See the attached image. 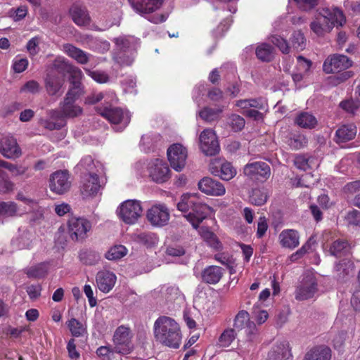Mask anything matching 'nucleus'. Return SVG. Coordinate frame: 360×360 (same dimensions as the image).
<instances>
[{
  "instance_id": "nucleus-27",
  "label": "nucleus",
  "mask_w": 360,
  "mask_h": 360,
  "mask_svg": "<svg viewBox=\"0 0 360 360\" xmlns=\"http://www.w3.org/2000/svg\"><path fill=\"white\" fill-rule=\"evenodd\" d=\"M63 51L70 57L74 58L78 63L86 64L89 60L90 54L70 44L63 45Z\"/></svg>"
},
{
  "instance_id": "nucleus-50",
  "label": "nucleus",
  "mask_w": 360,
  "mask_h": 360,
  "mask_svg": "<svg viewBox=\"0 0 360 360\" xmlns=\"http://www.w3.org/2000/svg\"><path fill=\"white\" fill-rule=\"evenodd\" d=\"M270 41L276 46L283 53H288L290 50L288 44L285 39L278 35H272L270 37Z\"/></svg>"
},
{
  "instance_id": "nucleus-32",
  "label": "nucleus",
  "mask_w": 360,
  "mask_h": 360,
  "mask_svg": "<svg viewBox=\"0 0 360 360\" xmlns=\"http://www.w3.org/2000/svg\"><path fill=\"white\" fill-rule=\"evenodd\" d=\"M115 43L120 50V52L114 57L115 60L121 65H130L132 60L129 57L122 56V55H124L122 53L125 51L124 49L129 46V41L122 37H120L115 39Z\"/></svg>"
},
{
  "instance_id": "nucleus-26",
  "label": "nucleus",
  "mask_w": 360,
  "mask_h": 360,
  "mask_svg": "<svg viewBox=\"0 0 360 360\" xmlns=\"http://www.w3.org/2000/svg\"><path fill=\"white\" fill-rule=\"evenodd\" d=\"M331 349L325 345L316 346L309 350L303 360H330Z\"/></svg>"
},
{
  "instance_id": "nucleus-54",
  "label": "nucleus",
  "mask_w": 360,
  "mask_h": 360,
  "mask_svg": "<svg viewBox=\"0 0 360 360\" xmlns=\"http://www.w3.org/2000/svg\"><path fill=\"white\" fill-rule=\"evenodd\" d=\"M84 70L88 75H89L94 80L98 83H106L109 80L108 75L103 72L91 71L89 69H84Z\"/></svg>"
},
{
  "instance_id": "nucleus-56",
  "label": "nucleus",
  "mask_w": 360,
  "mask_h": 360,
  "mask_svg": "<svg viewBox=\"0 0 360 360\" xmlns=\"http://www.w3.org/2000/svg\"><path fill=\"white\" fill-rule=\"evenodd\" d=\"M82 168L88 172L87 174H96L94 171L95 164L91 156H86L82 158L79 165Z\"/></svg>"
},
{
  "instance_id": "nucleus-13",
  "label": "nucleus",
  "mask_w": 360,
  "mask_h": 360,
  "mask_svg": "<svg viewBox=\"0 0 360 360\" xmlns=\"http://www.w3.org/2000/svg\"><path fill=\"white\" fill-rule=\"evenodd\" d=\"M243 173L251 179L264 181L270 176L271 169L264 162H255L247 164L244 167Z\"/></svg>"
},
{
  "instance_id": "nucleus-42",
  "label": "nucleus",
  "mask_w": 360,
  "mask_h": 360,
  "mask_svg": "<svg viewBox=\"0 0 360 360\" xmlns=\"http://www.w3.org/2000/svg\"><path fill=\"white\" fill-rule=\"evenodd\" d=\"M0 167L7 169L12 174L13 176H22L27 174L28 170L27 167L22 165H15L8 162H6L0 158Z\"/></svg>"
},
{
  "instance_id": "nucleus-24",
  "label": "nucleus",
  "mask_w": 360,
  "mask_h": 360,
  "mask_svg": "<svg viewBox=\"0 0 360 360\" xmlns=\"http://www.w3.org/2000/svg\"><path fill=\"white\" fill-rule=\"evenodd\" d=\"M101 184L97 174H85L81 186V193L84 197L92 196L97 194Z\"/></svg>"
},
{
  "instance_id": "nucleus-2",
  "label": "nucleus",
  "mask_w": 360,
  "mask_h": 360,
  "mask_svg": "<svg viewBox=\"0 0 360 360\" xmlns=\"http://www.w3.org/2000/svg\"><path fill=\"white\" fill-rule=\"evenodd\" d=\"M177 209L182 212L190 211L185 217L194 229H197L212 212V208L202 201L198 193L183 194L177 203Z\"/></svg>"
},
{
  "instance_id": "nucleus-28",
  "label": "nucleus",
  "mask_w": 360,
  "mask_h": 360,
  "mask_svg": "<svg viewBox=\"0 0 360 360\" xmlns=\"http://www.w3.org/2000/svg\"><path fill=\"white\" fill-rule=\"evenodd\" d=\"M63 51L70 57L74 58L78 63L86 64L89 60L90 54L70 44L63 45Z\"/></svg>"
},
{
  "instance_id": "nucleus-57",
  "label": "nucleus",
  "mask_w": 360,
  "mask_h": 360,
  "mask_svg": "<svg viewBox=\"0 0 360 360\" xmlns=\"http://www.w3.org/2000/svg\"><path fill=\"white\" fill-rule=\"evenodd\" d=\"M269 225L266 218L264 216L260 217L257 221V237L259 238H262L266 234Z\"/></svg>"
},
{
  "instance_id": "nucleus-60",
  "label": "nucleus",
  "mask_w": 360,
  "mask_h": 360,
  "mask_svg": "<svg viewBox=\"0 0 360 360\" xmlns=\"http://www.w3.org/2000/svg\"><path fill=\"white\" fill-rule=\"evenodd\" d=\"M39 84L35 80H30L27 82L20 89L21 92H29L36 94L39 91Z\"/></svg>"
},
{
  "instance_id": "nucleus-48",
  "label": "nucleus",
  "mask_w": 360,
  "mask_h": 360,
  "mask_svg": "<svg viewBox=\"0 0 360 360\" xmlns=\"http://www.w3.org/2000/svg\"><path fill=\"white\" fill-rule=\"evenodd\" d=\"M228 124L234 131H240L245 126V120L237 115H232L229 117Z\"/></svg>"
},
{
  "instance_id": "nucleus-20",
  "label": "nucleus",
  "mask_w": 360,
  "mask_h": 360,
  "mask_svg": "<svg viewBox=\"0 0 360 360\" xmlns=\"http://www.w3.org/2000/svg\"><path fill=\"white\" fill-rule=\"evenodd\" d=\"M128 1L136 13L144 15L159 9L164 0H128Z\"/></svg>"
},
{
  "instance_id": "nucleus-7",
  "label": "nucleus",
  "mask_w": 360,
  "mask_h": 360,
  "mask_svg": "<svg viewBox=\"0 0 360 360\" xmlns=\"http://www.w3.org/2000/svg\"><path fill=\"white\" fill-rule=\"evenodd\" d=\"M143 209L141 202L135 200L123 202L117 209L119 217L126 224H134L141 217Z\"/></svg>"
},
{
  "instance_id": "nucleus-52",
  "label": "nucleus",
  "mask_w": 360,
  "mask_h": 360,
  "mask_svg": "<svg viewBox=\"0 0 360 360\" xmlns=\"http://www.w3.org/2000/svg\"><path fill=\"white\" fill-rule=\"evenodd\" d=\"M345 219L349 226H360V212L356 210L349 211Z\"/></svg>"
},
{
  "instance_id": "nucleus-22",
  "label": "nucleus",
  "mask_w": 360,
  "mask_h": 360,
  "mask_svg": "<svg viewBox=\"0 0 360 360\" xmlns=\"http://www.w3.org/2000/svg\"><path fill=\"white\" fill-rule=\"evenodd\" d=\"M198 188L210 195H221L225 193L224 185L210 177H204L198 182Z\"/></svg>"
},
{
  "instance_id": "nucleus-41",
  "label": "nucleus",
  "mask_w": 360,
  "mask_h": 360,
  "mask_svg": "<svg viewBox=\"0 0 360 360\" xmlns=\"http://www.w3.org/2000/svg\"><path fill=\"white\" fill-rule=\"evenodd\" d=\"M79 258L81 262L85 265H94L99 259V255L95 251L91 250H82L79 254Z\"/></svg>"
},
{
  "instance_id": "nucleus-17",
  "label": "nucleus",
  "mask_w": 360,
  "mask_h": 360,
  "mask_svg": "<svg viewBox=\"0 0 360 360\" xmlns=\"http://www.w3.org/2000/svg\"><path fill=\"white\" fill-rule=\"evenodd\" d=\"M0 153L8 159L18 158L22 154L17 140L10 135L4 136L0 139Z\"/></svg>"
},
{
  "instance_id": "nucleus-63",
  "label": "nucleus",
  "mask_w": 360,
  "mask_h": 360,
  "mask_svg": "<svg viewBox=\"0 0 360 360\" xmlns=\"http://www.w3.org/2000/svg\"><path fill=\"white\" fill-rule=\"evenodd\" d=\"M41 290V285L37 284L29 285L27 288L26 292L31 300H36L40 297Z\"/></svg>"
},
{
  "instance_id": "nucleus-49",
  "label": "nucleus",
  "mask_w": 360,
  "mask_h": 360,
  "mask_svg": "<svg viewBox=\"0 0 360 360\" xmlns=\"http://www.w3.org/2000/svg\"><path fill=\"white\" fill-rule=\"evenodd\" d=\"M291 41L293 47L297 51L304 49L305 39L304 34L300 31H296L292 34Z\"/></svg>"
},
{
  "instance_id": "nucleus-8",
  "label": "nucleus",
  "mask_w": 360,
  "mask_h": 360,
  "mask_svg": "<svg viewBox=\"0 0 360 360\" xmlns=\"http://www.w3.org/2000/svg\"><path fill=\"white\" fill-rule=\"evenodd\" d=\"M82 113V108L75 104V101L68 98L60 103L58 109L51 110L50 116L52 119L64 120L66 118H73Z\"/></svg>"
},
{
  "instance_id": "nucleus-30",
  "label": "nucleus",
  "mask_w": 360,
  "mask_h": 360,
  "mask_svg": "<svg viewBox=\"0 0 360 360\" xmlns=\"http://www.w3.org/2000/svg\"><path fill=\"white\" fill-rule=\"evenodd\" d=\"M295 123L301 128L313 129L317 125L318 121L311 113L302 112L296 116Z\"/></svg>"
},
{
  "instance_id": "nucleus-43",
  "label": "nucleus",
  "mask_w": 360,
  "mask_h": 360,
  "mask_svg": "<svg viewBox=\"0 0 360 360\" xmlns=\"http://www.w3.org/2000/svg\"><path fill=\"white\" fill-rule=\"evenodd\" d=\"M127 254V249L122 245L111 247L105 253V257L108 260H117Z\"/></svg>"
},
{
  "instance_id": "nucleus-1",
  "label": "nucleus",
  "mask_w": 360,
  "mask_h": 360,
  "mask_svg": "<svg viewBox=\"0 0 360 360\" xmlns=\"http://www.w3.org/2000/svg\"><path fill=\"white\" fill-rule=\"evenodd\" d=\"M153 334L157 343L171 349H179L182 340L179 324L167 316L158 317L153 325Z\"/></svg>"
},
{
  "instance_id": "nucleus-38",
  "label": "nucleus",
  "mask_w": 360,
  "mask_h": 360,
  "mask_svg": "<svg viewBox=\"0 0 360 360\" xmlns=\"http://www.w3.org/2000/svg\"><path fill=\"white\" fill-rule=\"evenodd\" d=\"M329 251L335 257H341L349 251V244L345 240L338 239L331 244Z\"/></svg>"
},
{
  "instance_id": "nucleus-39",
  "label": "nucleus",
  "mask_w": 360,
  "mask_h": 360,
  "mask_svg": "<svg viewBox=\"0 0 360 360\" xmlns=\"http://www.w3.org/2000/svg\"><path fill=\"white\" fill-rule=\"evenodd\" d=\"M28 278H41L48 274L47 264L45 262L39 263L27 269L25 271Z\"/></svg>"
},
{
  "instance_id": "nucleus-12",
  "label": "nucleus",
  "mask_w": 360,
  "mask_h": 360,
  "mask_svg": "<svg viewBox=\"0 0 360 360\" xmlns=\"http://www.w3.org/2000/svg\"><path fill=\"white\" fill-rule=\"evenodd\" d=\"M200 146L202 152L207 156H213L220 150L215 133L212 129H205L200 135Z\"/></svg>"
},
{
  "instance_id": "nucleus-16",
  "label": "nucleus",
  "mask_w": 360,
  "mask_h": 360,
  "mask_svg": "<svg viewBox=\"0 0 360 360\" xmlns=\"http://www.w3.org/2000/svg\"><path fill=\"white\" fill-rule=\"evenodd\" d=\"M317 292V282L312 276L304 277L301 284L297 288L295 298L298 300H306L314 297Z\"/></svg>"
},
{
  "instance_id": "nucleus-33",
  "label": "nucleus",
  "mask_w": 360,
  "mask_h": 360,
  "mask_svg": "<svg viewBox=\"0 0 360 360\" xmlns=\"http://www.w3.org/2000/svg\"><path fill=\"white\" fill-rule=\"evenodd\" d=\"M66 326L74 338H80L87 333V327L75 318H71L66 322Z\"/></svg>"
},
{
  "instance_id": "nucleus-15",
  "label": "nucleus",
  "mask_w": 360,
  "mask_h": 360,
  "mask_svg": "<svg viewBox=\"0 0 360 360\" xmlns=\"http://www.w3.org/2000/svg\"><path fill=\"white\" fill-rule=\"evenodd\" d=\"M149 176L157 184H162L170 179V169L167 164L156 159L148 168Z\"/></svg>"
},
{
  "instance_id": "nucleus-53",
  "label": "nucleus",
  "mask_w": 360,
  "mask_h": 360,
  "mask_svg": "<svg viewBox=\"0 0 360 360\" xmlns=\"http://www.w3.org/2000/svg\"><path fill=\"white\" fill-rule=\"evenodd\" d=\"M249 314L245 311H240L234 319V327L236 329H241L249 321Z\"/></svg>"
},
{
  "instance_id": "nucleus-44",
  "label": "nucleus",
  "mask_w": 360,
  "mask_h": 360,
  "mask_svg": "<svg viewBox=\"0 0 360 360\" xmlns=\"http://www.w3.org/2000/svg\"><path fill=\"white\" fill-rule=\"evenodd\" d=\"M222 108H212L205 107L201 110L199 112V116L203 120L212 122L217 120L221 112H222Z\"/></svg>"
},
{
  "instance_id": "nucleus-37",
  "label": "nucleus",
  "mask_w": 360,
  "mask_h": 360,
  "mask_svg": "<svg viewBox=\"0 0 360 360\" xmlns=\"http://www.w3.org/2000/svg\"><path fill=\"white\" fill-rule=\"evenodd\" d=\"M256 56L262 61L269 62L274 58V49L266 43L259 44L256 49Z\"/></svg>"
},
{
  "instance_id": "nucleus-18",
  "label": "nucleus",
  "mask_w": 360,
  "mask_h": 360,
  "mask_svg": "<svg viewBox=\"0 0 360 360\" xmlns=\"http://www.w3.org/2000/svg\"><path fill=\"white\" fill-rule=\"evenodd\" d=\"M69 13L73 22L78 26H86L91 22L89 11L83 2L73 3L70 8Z\"/></svg>"
},
{
  "instance_id": "nucleus-14",
  "label": "nucleus",
  "mask_w": 360,
  "mask_h": 360,
  "mask_svg": "<svg viewBox=\"0 0 360 360\" xmlns=\"http://www.w3.org/2000/svg\"><path fill=\"white\" fill-rule=\"evenodd\" d=\"M146 217L154 226H165L169 219V212L165 205H155L147 211Z\"/></svg>"
},
{
  "instance_id": "nucleus-59",
  "label": "nucleus",
  "mask_w": 360,
  "mask_h": 360,
  "mask_svg": "<svg viewBox=\"0 0 360 360\" xmlns=\"http://www.w3.org/2000/svg\"><path fill=\"white\" fill-rule=\"evenodd\" d=\"M289 2H294L299 8L303 11L309 10L317 4L316 0H289Z\"/></svg>"
},
{
  "instance_id": "nucleus-21",
  "label": "nucleus",
  "mask_w": 360,
  "mask_h": 360,
  "mask_svg": "<svg viewBox=\"0 0 360 360\" xmlns=\"http://www.w3.org/2000/svg\"><path fill=\"white\" fill-rule=\"evenodd\" d=\"M116 275L110 271L102 270L97 273L96 281L98 288L104 293L109 292L115 286Z\"/></svg>"
},
{
  "instance_id": "nucleus-51",
  "label": "nucleus",
  "mask_w": 360,
  "mask_h": 360,
  "mask_svg": "<svg viewBox=\"0 0 360 360\" xmlns=\"http://www.w3.org/2000/svg\"><path fill=\"white\" fill-rule=\"evenodd\" d=\"M14 183L9 179L7 174L0 176V193H9L14 190Z\"/></svg>"
},
{
  "instance_id": "nucleus-55",
  "label": "nucleus",
  "mask_w": 360,
  "mask_h": 360,
  "mask_svg": "<svg viewBox=\"0 0 360 360\" xmlns=\"http://www.w3.org/2000/svg\"><path fill=\"white\" fill-rule=\"evenodd\" d=\"M134 239L137 242L145 245H150L154 243V234L150 233L143 232L134 236Z\"/></svg>"
},
{
  "instance_id": "nucleus-47",
  "label": "nucleus",
  "mask_w": 360,
  "mask_h": 360,
  "mask_svg": "<svg viewBox=\"0 0 360 360\" xmlns=\"http://www.w3.org/2000/svg\"><path fill=\"white\" fill-rule=\"evenodd\" d=\"M340 106L348 113L355 115L360 109V101L353 100L345 101L341 102Z\"/></svg>"
},
{
  "instance_id": "nucleus-11",
  "label": "nucleus",
  "mask_w": 360,
  "mask_h": 360,
  "mask_svg": "<svg viewBox=\"0 0 360 360\" xmlns=\"http://www.w3.org/2000/svg\"><path fill=\"white\" fill-rule=\"evenodd\" d=\"M70 186V174L67 170H58L50 176L49 188L52 192L63 195Z\"/></svg>"
},
{
  "instance_id": "nucleus-35",
  "label": "nucleus",
  "mask_w": 360,
  "mask_h": 360,
  "mask_svg": "<svg viewBox=\"0 0 360 360\" xmlns=\"http://www.w3.org/2000/svg\"><path fill=\"white\" fill-rule=\"evenodd\" d=\"M354 264L349 259H344L335 264V270L340 278H345L353 273Z\"/></svg>"
},
{
  "instance_id": "nucleus-46",
  "label": "nucleus",
  "mask_w": 360,
  "mask_h": 360,
  "mask_svg": "<svg viewBox=\"0 0 360 360\" xmlns=\"http://www.w3.org/2000/svg\"><path fill=\"white\" fill-rule=\"evenodd\" d=\"M18 211L17 204L14 202H0V216L8 217L15 216Z\"/></svg>"
},
{
  "instance_id": "nucleus-36",
  "label": "nucleus",
  "mask_w": 360,
  "mask_h": 360,
  "mask_svg": "<svg viewBox=\"0 0 360 360\" xmlns=\"http://www.w3.org/2000/svg\"><path fill=\"white\" fill-rule=\"evenodd\" d=\"M65 70L70 75L69 81L71 85L82 86V70L72 65L63 62Z\"/></svg>"
},
{
  "instance_id": "nucleus-3",
  "label": "nucleus",
  "mask_w": 360,
  "mask_h": 360,
  "mask_svg": "<svg viewBox=\"0 0 360 360\" xmlns=\"http://www.w3.org/2000/svg\"><path fill=\"white\" fill-rule=\"evenodd\" d=\"M345 21L343 12L339 8H325L316 15L310 24V28L317 36H323L334 27L342 26Z\"/></svg>"
},
{
  "instance_id": "nucleus-23",
  "label": "nucleus",
  "mask_w": 360,
  "mask_h": 360,
  "mask_svg": "<svg viewBox=\"0 0 360 360\" xmlns=\"http://www.w3.org/2000/svg\"><path fill=\"white\" fill-rule=\"evenodd\" d=\"M278 242L282 248L294 250L300 245V234L295 229H284L278 235Z\"/></svg>"
},
{
  "instance_id": "nucleus-9",
  "label": "nucleus",
  "mask_w": 360,
  "mask_h": 360,
  "mask_svg": "<svg viewBox=\"0 0 360 360\" xmlns=\"http://www.w3.org/2000/svg\"><path fill=\"white\" fill-rule=\"evenodd\" d=\"M91 229V222L83 217H72L68 220V232L72 240L82 242Z\"/></svg>"
},
{
  "instance_id": "nucleus-40",
  "label": "nucleus",
  "mask_w": 360,
  "mask_h": 360,
  "mask_svg": "<svg viewBox=\"0 0 360 360\" xmlns=\"http://www.w3.org/2000/svg\"><path fill=\"white\" fill-rule=\"evenodd\" d=\"M264 102L262 99H244L240 100L236 102V105L242 109L243 113L245 114L247 110H250L251 108L262 109L264 107Z\"/></svg>"
},
{
  "instance_id": "nucleus-64",
  "label": "nucleus",
  "mask_w": 360,
  "mask_h": 360,
  "mask_svg": "<svg viewBox=\"0 0 360 360\" xmlns=\"http://www.w3.org/2000/svg\"><path fill=\"white\" fill-rule=\"evenodd\" d=\"M27 58L16 59L14 60L13 68L15 72L21 73L25 71L28 66Z\"/></svg>"
},
{
  "instance_id": "nucleus-62",
  "label": "nucleus",
  "mask_w": 360,
  "mask_h": 360,
  "mask_svg": "<svg viewBox=\"0 0 360 360\" xmlns=\"http://www.w3.org/2000/svg\"><path fill=\"white\" fill-rule=\"evenodd\" d=\"M67 350L68 352V356L71 359H78L80 357L79 352L76 349V344L75 338H71L67 345Z\"/></svg>"
},
{
  "instance_id": "nucleus-31",
  "label": "nucleus",
  "mask_w": 360,
  "mask_h": 360,
  "mask_svg": "<svg viewBox=\"0 0 360 360\" xmlns=\"http://www.w3.org/2000/svg\"><path fill=\"white\" fill-rule=\"evenodd\" d=\"M356 134V127L354 124H345L340 127L335 133L338 142H346L353 139Z\"/></svg>"
},
{
  "instance_id": "nucleus-19",
  "label": "nucleus",
  "mask_w": 360,
  "mask_h": 360,
  "mask_svg": "<svg viewBox=\"0 0 360 360\" xmlns=\"http://www.w3.org/2000/svg\"><path fill=\"white\" fill-rule=\"evenodd\" d=\"M64 83V78L53 72L47 73L44 79V87L51 96H60L63 94L61 89Z\"/></svg>"
},
{
  "instance_id": "nucleus-58",
  "label": "nucleus",
  "mask_w": 360,
  "mask_h": 360,
  "mask_svg": "<svg viewBox=\"0 0 360 360\" xmlns=\"http://www.w3.org/2000/svg\"><path fill=\"white\" fill-rule=\"evenodd\" d=\"M307 139L303 135H295L290 139L289 145L291 148L297 150L305 146Z\"/></svg>"
},
{
  "instance_id": "nucleus-29",
  "label": "nucleus",
  "mask_w": 360,
  "mask_h": 360,
  "mask_svg": "<svg viewBox=\"0 0 360 360\" xmlns=\"http://www.w3.org/2000/svg\"><path fill=\"white\" fill-rule=\"evenodd\" d=\"M202 280L206 283L216 284L223 276L222 269L217 266L206 267L201 274Z\"/></svg>"
},
{
  "instance_id": "nucleus-45",
  "label": "nucleus",
  "mask_w": 360,
  "mask_h": 360,
  "mask_svg": "<svg viewBox=\"0 0 360 360\" xmlns=\"http://www.w3.org/2000/svg\"><path fill=\"white\" fill-rule=\"evenodd\" d=\"M210 171L212 175L225 179V162L219 159H214L210 164Z\"/></svg>"
},
{
  "instance_id": "nucleus-34",
  "label": "nucleus",
  "mask_w": 360,
  "mask_h": 360,
  "mask_svg": "<svg viewBox=\"0 0 360 360\" xmlns=\"http://www.w3.org/2000/svg\"><path fill=\"white\" fill-rule=\"evenodd\" d=\"M250 202L256 206H261L266 203L269 198L268 192L264 188H257L252 190L250 194Z\"/></svg>"
},
{
  "instance_id": "nucleus-10",
  "label": "nucleus",
  "mask_w": 360,
  "mask_h": 360,
  "mask_svg": "<svg viewBox=\"0 0 360 360\" xmlns=\"http://www.w3.org/2000/svg\"><path fill=\"white\" fill-rule=\"evenodd\" d=\"M167 158L171 167L176 172H181L185 167L188 157L186 148L180 143L171 145L167 150Z\"/></svg>"
},
{
  "instance_id": "nucleus-61",
  "label": "nucleus",
  "mask_w": 360,
  "mask_h": 360,
  "mask_svg": "<svg viewBox=\"0 0 360 360\" xmlns=\"http://www.w3.org/2000/svg\"><path fill=\"white\" fill-rule=\"evenodd\" d=\"M82 94V86L78 85H71L70 89H68L65 98H68L69 99L73 100L76 101L80 95Z\"/></svg>"
},
{
  "instance_id": "nucleus-4",
  "label": "nucleus",
  "mask_w": 360,
  "mask_h": 360,
  "mask_svg": "<svg viewBox=\"0 0 360 360\" xmlns=\"http://www.w3.org/2000/svg\"><path fill=\"white\" fill-rule=\"evenodd\" d=\"M352 65V61L345 55L335 54L328 56L323 65V71L327 73L338 74L330 77V83L338 85L353 76L352 71H345Z\"/></svg>"
},
{
  "instance_id": "nucleus-6",
  "label": "nucleus",
  "mask_w": 360,
  "mask_h": 360,
  "mask_svg": "<svg viewBox=\"0 0 360 360\" xmlns=\"http://www.w3.org/2000/svg\"><path fill=\"white\" fill-rule=\"evenodd\" d=\"M96 111L113 124H121L125 128L130 122L131 115L127 110L119 107H96Z\"/></svg>"
},
{
  "instance_id": "nucleus-5",
  "label": "nucleus",
  "mask_w": 360,
  "mask_h": 360,
  "mask_svg": "<svg viewBox=\"0 0 360 360\" xmlns=\"http://www.w3.org/2000/svg\"><path fill=\"white\" fill-rule=\"evenodd\" d=\"M133 338L134 333L129 326H118L112 336L113 352L122 355L129 354L134 350Z\"/></svg>"
},
{
  "instance_id": "nucleus-25",
  "label": "nucleus",
  "mask_w": 360,
  "mask_h": 360,
  "mask_svg": "<svg viewBox=\"0 0 360 360\" xmlns=\"http://www.w3.org/2000/svg\"><path fill=\"white\" fill-rule=\"evenodd\" d=\"M291 356L289 345L281 342L274 345L268 352L266 360H288Z\"/></svg>"
}]
</instances>
